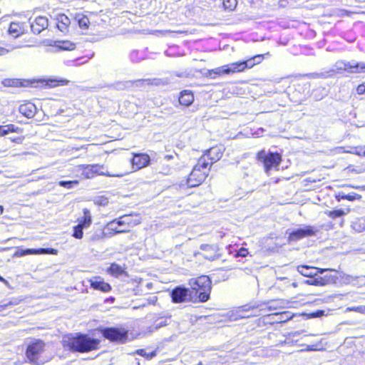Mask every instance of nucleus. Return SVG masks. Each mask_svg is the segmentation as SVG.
Here are the masks:
<instances>
[{
  "label": "nucleus",
  "mask_w": 365,
  "mask_h": 365,
  "mask_svg": "<svg viewBox=\"0 0 365 365\" xmlns=\"http://www.w3.org/2000/svg\"><path fill=\"white\" fill-rule=\"evenodd\" d=\"M264 59V55H256L247 61H243L242 63L244 64L245 70L246 68H251L254 67L255 65L260 63Z\"/></svg>",
  "instance_id": "24"
},
{
  "label": "nucleus",
  "mask_w": 365,
  "mask_h": 365,
  "mask_svg": "<svg viewBox=\"0 0 365 365\" xmlns=\"http://www.w3.org/2000/svg\"><path fill=\"white\" fill-rule=\"evenodd\" d=\"M222 4H223L225 9L232 11L236 7V6L237 4V0H223Z\"/></svg>",
  "instance_id": "39"
},
{
  "label": "nucleus",
  "mask_w": 365,
  "mask_h": 365,
  "mask_svg": "<svg viewBox=\"0 0 365 365\" xmlns=\"http://www.w3.org/2000/svg\"><path fill=\"white\" fill-rule=\"evenodd\" d=\"M16 132V128L13 124L0 125V136H4L9 133Z\"/></svg>",
  "instance_id": "35"
},
{
  "label": "nucleus",
  "mask_w": 365,
  "mask_h": 365,
  "mask_svg": "<svg viewBox=\"0 0 365 365\" xmlns=\"http://www.w3.org/2000/svg\"><path fill=\"white\" fill-rule=\"evenodd\" d=\"M356 92L358 94L361 95L365 93V85L361 84L356 88Z\"/></svg>",
  "instance_id": "47"
},
{
  "label": "nucleus",
  "mask_w": 365,
  "mask_h": 365,
  "mask_svg": "<svg viewBox=\"0 0 365 365\" xmlns=\"http://www.w3.org/2000/svg\"><path fill=\"white\" fill-rule=\"evenodd\" d=\"M317 231L318 230L315 227L305 226L289 232L288 240L289 241H297L306 237L314 236Z\"/></svg>",
  "instance_id": "12"
},
{
  "label": "nucleus",
  "mask_w": 365,
  "mask_h": 365,
  "mask_svg": "<svg viewBox=\"0 0 365 365\" xmlns=\"http://www.w3.org/2000/svg\"><path fill=\"white\" fill-rule=\"evenodd\" d=\"M20 48V46H12L10 49H6L3 47H0V56H4L8 53L10 51H12L15 48Z\"/></svg>",
  "instance_id": "46"
},
{
  "label": "nucleus",
  "mask_w": 365,
  "mask_h": 365,
  "mask_svg": "<svg viewBox=\"0 0 365 365\" xmlns=\"http://www.w3.org/2000/svg\"><path fill=\"white\" fill-rule=\"evenodd\" d=\"M344 214H345V212H344V210H333V211L329 212L328 215H329V217L335 219V218L341 217Z\"/></svg>",
  "instance_id": "42"
},
{
  "label": "nucleus",
  "mask_w": 365,
  "mask_h": 365,
  "mask_svg": "<svg viewBox=\"0 0 365 365\" xmlns=\"http://www.w3.org/2000/svg\"><path fill=\"white\" fill-rule=\"evenodd\" d=\"M91 286L93 289L100 290L103 292H108L111 289L110 285L105 282L100 277H95L90 279Z\"/></svg>",
  "instance_id": "16"
},
{
  "label": "nucleus",
  "mask_w": 365,
  "mask_h": 365,
  "mask_svg": "<svg viewBox=\"0 0 365 365\" xmlns=\"http://www.w3.org/2000/svg\"><path fill=\"white\" fill-rule=\"evenodd\" d=\"M40 254L56 255L57 250H54V249H45V248L26 249V250H22L20 252L21 256L28 255H40Z\"/></svg>",
  "instance_id": "22"
},
{
  "label": "nucleus",
  "mask_w": 365,
  "mask_h": 365,
  "mask_svg": "<svg viewBox=\"0 0 365 365\" xmlns=\"http://www.w3.org/2000/svg\"><path fill=\"white\" fill-rule=\"evenodd\" d=\"M104 237H108V231H106V227H105L104 230H100L95 232V233H93V235L91 237V240L92 241H96L102 240Z\"/></svg>",
  "instance_id": "36"
},
{
  "label": "nucleus",
  "mask_w": 365,
  "mask_h": 365,
  "mask_svg": "<svg viewBox=\"0 0 365 365\" xmlns=\"http://www.w3.org/2000/svg\"><path fill=\"white\" fill-rule=\"evenodd\" d=\"M194 101V96L190 91H182L179 97V102L181 105L189 106Z\"/></svg>",
  "instance_id": "23"
},
{
  "label": "nucleus",
  "mask_w": 365,
  "mask_h": 365,
  "mask_svg": "<svg viewBox=\"0 0 365 365\" xmlns=\"http://www.w3.org/2000/svg\"><path fill=\"white\" fill-rule=\"evenodd\" d=\"M358 306L357 307H348L347 308V310L348 311H351V312H358Z\"/></svg>",
  "instance_id": "52"
},
{
  "label": "nucleus",
  "mask_w": 365,
  "mask_h": 365,
  "mask_svg": "<svg viewBox=\"0 0 365 365\" xmlns=\"http://www.w3.org/2000/svg\"><path fill=\"white\" fill-rule=\"evenodd\" d=\"M102 335L111 341L123 343L128 337V331L125 329L109 327L101 329Z\"/></svg>",
  "instance_id": "10"
},
{
  "label": "nucleus",
  "mask_w": 365,
  "mask_h": 365,
  "mask_svg": "<svg viewBox=\"0 0 365 365\" xmlns=\"http://www.w3.org/2000/svg\"><path fill=\"white\" fill-rule=\"evenodd\" d=\"M68 81L66 80V79H59V80H57V79H48L46 81V86L50 87V88H53V87H56L58 86H63V85H66L68 84Z\"/></svg>",
  "instance_id": "34"
},
{
  "label": "nucleus",
  "mask_w": 365,
  "mask_h": 365,
  "mask_svg": "<svg viewBox=\"0 0 365 365\" xmlns=\"http://www.w3.org/2000/svg\"><path fill=\"white\" fill-rule=\"evenodd\" d=\"M140 83H141L142 84H146V85H149L150 84V81L147 79V80H140L139 81Z\"/></svg>",
  "instance_id": "53"
},
{
  "label": "nucleus",
  "mask_w": 365,
  "mask_h": 365,
  "mask_svg": "<svg viewBox=\"0 0 365 365\" xmlns=\"http://www.w3.org/2000/svg\"><path fill=\"white\" fill-rule=\"evenodd\" d=\"M271 315H272L273 319L275 322H285L292 318V315L287 312H277L273 314H268V316Z\"/></svg>",
  "instance_id": "30"
},
{
  "label": "nucleus",
  "mask_w": 365,
  "mask_h": 365,
  "mask_svg": "<svg viewBox=\"0 0 365 365\" xmlns=\"http://www.w3.org/2000/svg\"><path fill=\"white\" fill-rule=\"evenodd\" d=\"M205 158H200L197 164L194 166L187 180V185L192 187L200 185L209 174L210 168L206 166Z\"/></svg>",
  "instance_id": "4"
},
{
  "label": "nucleus",
  "mask_w": 365,
  "mask_h": 365,
  "mask_svg": "<svg viewBox=\"0 0 365 365\" xmlns=\"http://www.w3.org/2000/svg\"><path fill=\"white\" fill-rule=\"evenodd\" d=\"M257 159L263 163L267 174H269V170L272 168L279 167L282 161L279 154L272 152L267 153L264 150H261L257 153Z\"/></svg>",
  "instance_id": "8"
},
{
  "label": "nucleus",
  "mask_w": 365,
  "mask_h": 365,
  "mask_svg": "<svg viewBox=\"0 0 365 365\" xmlns=\"http://www.w3.org/2000/svg\"><path fill=\"white\" fill-rule=\"evenodd\" d=\"M106 231H108V237H112L115 234L123 233L127 232V228H125L123 225H118L117 220L110 222L106 226Z\"/></svg>",
  "instance_id": "21"
},
{
  "label": "nucleus",
  "mask_w": 365,
  "mask_h": 365,
  "mask_svg": "<svg viewBox=\"0 0 365 365\" xmlns=\"http://www.w3.org/2000/svg\"><path fill=\"white\" fill-rule=\"evenodd\" d=\"M277 309L274 305H269L266 307L264 304L257 306L245 305L237 308L236 310L237 317L239 318H248L252 316H258L262 314L261 312H266L267 310L272 311Z\"/></svg>",
  "instance_id": "7"
},
{
  "label": "nucleus",
  "mask_w": 365,
  "mask_h": 365,
  "mask_svg": "<svg viewBox=\"0 0 365 365\" xmlns=\"http://www.w3.org/2000/svg\"><path fill=\"white\" fill-rule=\"evenodd\" d=\"M349 149L346 150L344 147H339L336 148V150L339 153H354L358 155H364L365 156V150H364L361 147H350Z\"/></svg>",
  "instance_id": "28"
},
{
  "label": "nucleus",
  "mask_w": 365,
  "mask_h": 365,
  "mask_svg": "<svg viewBox=\"0 0 365 365\" xmlns=\"http://www.w3.org/2000/svg\"><path fill=\"white\" fill-rule=\"evenodd\" d=\"M44 343L39 339H35L27 346L26 355L29 361L33 365H41L44 364V361L39 359L40 354L43 351Z\"/></svg>",
  "instance_id": "5"
},
{
  "label": "nucleus",
  "mask_w": 365,
  "mask_h": 365,
  "mask_svg": "<svg viewBox=\"0 0 365 365\" xmlns=\"http://www.w3.org/2000/svg\"><path fill=\"white\" fill-rule=\"evenodd\" d=\"M19 110L23 115L28 118H31L35 115L37 108L33 103L26 102L20 105Z\"/></svg>",
  "instance_id": "18"
},
{
  "label": "nucleus",
  "mask_w": 365,
  "mask_h": 365,
  "mask_svg": "<svg viewBox=\"0 0 365 365\" xmlns=\"http://www.w3.org/2000/svg\"><path fill=\"white\" fill-rule=\"evenodd\" d=\"M357 197H360V195H359L356 193L346 195L345 193H344L342 192H339L336 195V198L338 201H340L341 200H348L349 201H353L355 199H356Z\"/></svg>",
  "instance_id": "33"
},
{
  "label": "nucleus",
  "mask_w": 365,
  "mask_h": 365,
  "mask_svg": "<svg viewBox=\"0 0 365 365\" xmlns=\"http://www.w3.org/2000/svg\"><path fill=\"white\" fill-rule=\"evenodd\" d=\"M17 83V81L14 79H5L3 81V84L5 86H14Z\"/></svg>",
  "instance_id": "45"
},
{
  "label": "nucleus",
  "mask_w": 365,
  "mask_h": 365,
  "mask_svg": "<svg viewBox=\"0 0 365 365\" xmlns=\"http://www.w3.org/2000/svg\"><path fill=\"white\" fill-rule=\"evenodd\" d=\"M170 296L174 303H182L185 302H196V298L192 297L190 289L182 286H178L174 288L170 292Z\"/></svg>",
  "instance_id": "9"
},
{
  "label": "nucleus",
  "mask_w": 365,
  "mask_h": 365,
  "mask_svg": "<svg viewBox=\"0 0 365 365\" xmlns=\"http://www.w3.org/2000/svg\"><path fill=\"white\" fill-rule=\"evenodd\" d=\"M225 148L222 145L212 147L207 150L200 158H205L206 166L212 165L222 157Z\"/></svg>",
  "instance_id": "11"
},
{
  "label": "nucleus",
  "mask_w": 365,
  "mask_h": 365,
  "mask_svg": "<svg viewBox=\"0 0 365 365\" xmlns=\"http://www.w3.org/2000/svg\"><path fill=\"white\" fill-rule=\"evenodd\" d=\"M64 346L70 350L78 352H88L96 350L99 344V340L89 337L86 334H78L64 341Z\"/></svg>",
  "instance_id": "2"
},
{
  "label": "nucleus",
  "mask_w": 365,
  "mask_h": 365,
  "mask_svg": "<svg viewBox=\"0 0 365 365\" xmlns=\"http://www.w3.org/2000/svg\"><path fill=\"white\" fill-rule=\"evenodd\" d=\"M307 349L309 350V351L316 350V349L314 348L313 346H308Z\"/></svg>",
  "instance_id": "57"
},
{
  "label": "nucleus",
  "mask_w": 365,
  "mask_h": 365,
  "mask_svg": "<svg viewBox=\"0 0 365 365\" xmlns=\"http://www.w3.org/2000/svg\"><path fill=\"white\" fill-rule=\"evenodd\" d=\"M57 21L58 29L61 31L65 32L71 23L69 18L65 14H60L57 18Z\"/></svg>",
  "instance_id": "26"
},
{
  "label": "nucleus",
  "mask_w": 365,
  "mask_h": 365,
  "mask_svg": "<svg viewBox=\"0 0 365 365\" xmlns=\"http://www.w3.org/2000/svg\"><path fill=\"white\" fill-rule=\"evenodd\" d=\"M297 269L302 275L307 277H315L318 273L323 274L324 272L327 271V269H321L305 265L298 266Z\"/></svg>",
  "instance_id": "14"
},
{
  "label": "nucleus",
  "mask_w": 365,
  "mask_h": 365,
  "mask_svg": "<svg viewBox=\"0 0 365 365\" xmlns=\"http://www.w3.org/2000/svg\"><path fill=\"white\" fill-rule=\"evenodd\" d=\"M225 68H226L225 65H224L222 66L212 69L210 71V73H213L214 74L219 75V76L227 74V72L225 71V70H226Z\"/></svg>",
  "instance_id": "43"
},
{
  "label": "nucleus",
  "mask_w": 365,
  "mask_h": 365,
  "mask_svg": "<svg viewBox=\"0 0 365 365\" xmlns=\"http://www.w3.org/2000/svg\"><path fill=\"white\" fill-rule=\"evenodd\" d=\"M335 68L331 70L327 75H323L324 77L333 76L334 73H341L343 71H347L350 73H364L365 72V63L356 62L338 61L334 66Z\"/></svg>",
  "instance_id": "6"
},
{
  "label": "nucleus",
  "mask_w": 365,
  "mask_h": 365,
  "mask_svg": "<svg viewBox=\"0 0 365 365\" xmlns=\"http://www.w3.org/2000/svg\"><path fill=\"white\" fill-rule=\"evenodd\" d=\"M48 25V19L45 16H38L31 23V29L35 34H40L45 30Z\"/></svg>",
  "instance_id": "15"
},
{
  "label": "nucleus",
  "mask_w": 365,
  "mask_h": 365,
  "mask_svg": "<svg viewBox=\"0 0 365 365\" xmlns=\"http://www.w3.org/2000/svg\"><path fill=\"white\" fill-rule=\"evenodd\" d=\"M242 61L235 62L225 65L227 75L245 71Z\"/></svg>",
  "instance_id": "25"
},
{
  "label": "nucleus",
  "mask_w": 365,
  "mask_h": 365,
  "mask_svg": "<svg viewBox=\"0 0 365 365\" xmlns=\"http://www.w3.org/2000/svg\"><path fill=\"white\" fill-rule=\"evenodd\" d=\"M83 212V217L78 220V225H81V227L84 229L88 227L91 225L92 219L91 212L88 209L84 208Z\"/></svg>",
  "instance_id": "27"
},
{
  "label": "nucleus",
  "mask_w": 365,
  "mask_h": 365,
  "mask_svg": "<svg viewBox=\"0 0 365 365\" xmlns=\"http://www.w3.org/2000/svg\"><path fill=\"white\" fill-rule=\"evenodd\" d=\"M6 307V305H4V306H3V305H0V311H1L2 309L5 308Z\"/></svg>",
  "instance_id": "59"
},
{
  "label": "nucleus",
  "mask_w": 365,
  "mask_h": 365,
  "mask_svg": "<svg viewBox=\"0 0 365 365\" xmlns=\"http://www.w3.org/2000/svg\"><path fill=\"white\" fill-rule=\"evenodd\" d=\"M108 271L111 274L115 276L120 275L123 272L122 267L117 264H112Z\"/></svg>",
  "instance_id": "37"
},
{
  "label": "nucleus",
  "mask_w": 365,
  "mask_h": 365,
  "mask_svg": "<svg viewBox=\"0 0 365 365\" xmlns=\"http://www.w3.org/2000/svg\"><path fill=\"white\" fill-rule=\"evenodd\" d=\"M76 19L78 21V26L82 29H87L88 28L90 21L87 16L83 14H77Z\"/></svg>",
  "instance_id": "31"
},
{
  "label": "nucleus",
  "mask_w": 365,
  "mask_h": 365,
  "mask_svg": "<svg viewBox=\"0 0 365 365\" xmlns=\"http://www.w3.org/2000/svg\"><path fill=\"white\" fill-rule=\"evenodd\" d=\"M328 271H330L329 269H327L326 272H324L322 276L319 275L320 280L322 283H323V286L329 284H334L336 282V281L338 279V277L336 275H333L330 273H327Z\"/></svg>",
  "instance_id": "29"
},
{
  "label": "nucleus",
  "mask_w": 365,
  "mask_h": 365,
  "mask_svg": "<svg viewBox=\"0 0 365 365\" xmlns=\"http://www.w3.org/2000/svg\"><path fill=\"white\" fill-rule=\"evenodd\" d=\"M353 227L354 230H356L358 232H361L363 230H364L365 227H361V225H359L358 227V222H355L353 223Z\"/></svg>",
  "instance_id": "48"
},
{
  "label": "nucleus",
  "mask_w": 365,
  "mask_h": 365,
  "mask_svg": "<svg viewBox=\"0 0 365 365\" xmlns=\"http://www.w3.org/2000/svg\"><path fill=\"white\" fill-rule=\"evenodd\" d=\"M14 142L17 143H22V138H16L14 140H12Z\"/></svg>",
  "instance_id": "55"
},
{
  "label": "nucleus",
  "mask_w": 365,
  "mask_h": 365,
  "mask_svg": "<svg viewBox=\"0 0 365 365\" xmlns=\"http://www.w3.org/2000/svg\"><path fill=\"white\" fill-rule=\"evenodd\" d=\"M80 180L81 178L73 179L72 180H61L58 182V185L67 189H72L79 184Z\"/></svg>",
  "instance_id": "32"
},
{
  "label": "nucleus",
  "mask_w": 365,
  "mask_h": 365,
  "mask_svg": "<svg viewBox=\"0 0 365 365\" xmlns=\"http://www.w3.org/2000/svg\"><path fill=\"white\" fill-rule=\"evenodd\" d=\"M0 281L4 282L7 287H9V283L7 280L0 276Z\"/></svg>",
  "instance_id": "54"
},
{
  "label": "nucleus",
  "mask_w": 365,
  "mask_h": 365,
  "mask_svg": "<svg viewBox=\"0 0 365 365\" xmlns=\"http://www.w3.org/2000/svg\"><path fill=\"white\" fill-rule=\"evenodd\" d=\"M26 31V26L24 23L11 22L9 28V33L14 38L24 34Z\"/></svg>",
  "instance_id": "19"
},
{
  "label": "nucleus",
  "mask_w": 365,
  "mask_h": 365,
  "mask_svg": "<svg viewBox=\"0 0 365 365\" xmlns=\"http://www.w3.org/2000/svg\"><path fill=\"white\" fill-rule=\"evenodd\" d=\"M117 223L118 225H123L125 228H127V232H128L130 227L140 224V220L138 217L134 219L130 215H123L117 219Z\"/></svg>",
  "instance_id": "17"
},
{
  "label": "nucleus",
  "mask_w": 365,
  "mask_h": 365,
  "mask_svg": "<svg viewBox=\"0 0 365 365\" xmlns=\"http://www.w3.org/2000/svg\"><path fill=\"white\" fill-rule=\"evenodd\" d=\"M135 354L140 355L147 359H151L155 356V352L147 353L144 349H138L136 350Z\"/></svg>",
  "instance_id": "41"
},
{
  "label": "nucleus",
  "mask_w": 365,
  "mask_h": 365,
  "mask_svg": "<svg viewBox=\"0 0 365 365\" xmlns=\"http://www.w3.org/2000/svg\"><path fill=\"white\" fill-rule=\"evenodd\" d=\"M48 45L53 46L54 51H72L76 48L75 44L69 41H53V44L51 42Z\"/></svg>",
  "instance_id": "20"
},
{
  "label": "nucleus",
  "mask_w": 365,
  "mask_h": 365,
  "mask_svg": "<svg viewBox=\"0 0 365 365\" xmlns=\"http://www.w3.org/2000/svg\"><path fill=\"white\" fill-rule=\"evenodd\" d=\"M309 278V279L305 281L306 284L309 285L323 286V283H322L319 275H318V274H317V276Z\"/></svg>",
  "instance_id": "38"
},
{
  "label": "nucleus",
  "mask_w": 365,
  "mask_h": 365,
  "mask_svg": "<svg viewBox=\"0 0 365 365\" xmlns=\"http://www.w3.org/2000/svg\"><path fill=\"white\" fill-rule=\"evenodd\" d=\"M83 228L81 227V225H77L73 228V236L76 239H81L83 235Z\"/></svg>",
  "instance_id": "40"
},
{
  "label": "nucleus",
  "mask_w": 365,
  "mask_h": 365,
  "mask_svg": "<svg viewBox=\"0 0 365 365\" xmlns=\"http://www.w3.org/2000/svg\"><path fill=\"white\" fill-rule=\"evenodd\" d=\"M3 212H4V208L2 206H0V215H2Z\"/></svg>",
  "instance_id": "58"
},
{
  "label": "nucleus",
  "mask_w": 365,
  "mask_h": 365,
  "mask_svg": "<svg viewBox=\"0 0 365 365\" xmlns=\"http://www.w3.org/2000/svg\"><path fill=\"white\" fill-rule=\"evenodd\" d=\"M358 313L365 314V305L358 306Z\"/></svg>",
  "instance_id": "50"
},
{
  "label": "nucleus",
  "mask_w": 365,
  "mask_h": 365,
  "mask_svg": "<svg viewBox=\"0 0 365 365\" xmlns=\"http://www.w3.org/2000/svg\"><path fill=\"white\" fill-rule=\"evenodd\" d=\"M248 254H249V252H248L247 249L244 248V247H242V248H240V249L238 250V252H237V253L236 256H237V257H245L247 256V255H248Z\"/></svg>",
  "instance_id": "44"
},
{
  "label": "nucleus",
  "mask_w": 365,
  "mask_h": 365,
  "mask_svg": "<svg viewBox=\"0 0 365 365\" xmlns=\"http://www.w3.org/2000/svg\"><path fill=\"white\" fill-rule=\"evenodd\" d=\"M103 166L96 164V165H78L73 168V175L77 178H92L95 175H106L110 177H121L123 175L110 174L109 173H105L103 171Z\"/></svg>",
  "instance_id": "3"
},
{
  "label": "nucleus",
  "mask_w": 365,
  "mask_h": 365,
  "mask_svg": "<svg viewBox=\"0 0 365 365\" xmlns=\"http://www.w3.org/2000/svg\"><path fill=\"white\" fill-rule=\"evenodd\" d=\"M302 332V331H292V332H290V333H289V335H290L291 336L294 337V336H297L299 335Z\"/></svg>",
  "instance_id": "51"
},
{
  "label": "nucleus",
  "mask_w": 365,
  "mask_h": 365,
  "mask_svg": "<svg viewBox=\"0 0 365 365\" xmlns=\"http://www.w3.org/2000/svg\"><path fill=\"white\" fill-rule=\"evenodd\" d=\"M74 167H75V166H73V167H71L69 169H68V171L69 172V173H68V174H66V175H63V177H69V178H73V179H78L77 178L72 177V175H73V168Z\"/></svg>",
  "instance_id": "49"
},
{
  "label": "nucleus",
  "mask_w": 365,
  "mask_h": 365,
  "mask_svg": "<svg viewBox=\"0 0 365 365\" xmlns=\"http://www.w3.org/2000/svg\"><path fill=\"white\" fill-rule=\"evenodd\" d=\"M210 247V246L208 245H201V249L203 250H207V249H208Z\"/></svg>",
  "instance_id": "56"
},
{
  "label": "nucleus",
  "mask_w": 365,
  "mask_h": 365,
  "mask_svg": "<svg viewBox=\"0 0 365 365\" xmlns=\"http://www.w3.org/2000/svg\"><path fill=\"white\" fill-rule=\"evenodd\" d=\"M360 1H364L365 0H359Z\"/></svg>",
  "instance_id": "60"
},
{
  "label": "nucleus",
  "mask_w": 365,
  "mask_h": 365,
  "mask_svg": "<svg viewBox=\"0 0 365 365\" xmlns=\"http://www.w3.org/2000/svg\"><path fill=\"white\" fill-rule=\"evenodd\" d=\"M150 156L145 153L133 154L131 160L132 168L134 170H138L148 166L150 163Z\"/></svg>",
  "instance_id": "13"
},
{
  "label": "nucleus",
  "mask_w": 365,
  "mask_h": 365,
  "mask_svg": "<svg viewBox=\"0 0 365 365\" xmlns=\"http://www.w3.org/2000/svg\"><path fill=\"white\" fill-rule=\"evenodd\" d=\"M190 292L196 298V302H205L209 300L212 289V282L209 277L202 275L189 280Z\"/></svg>",
  "instance_id": "1"
}]
</instances>
